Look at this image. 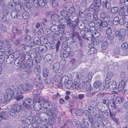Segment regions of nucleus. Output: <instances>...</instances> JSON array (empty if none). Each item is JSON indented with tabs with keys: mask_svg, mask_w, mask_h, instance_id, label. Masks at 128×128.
Instances as JSON below:
<instances>
[{
	"mask_svg": "<svg viewBox=\"0 0 128 128\" xmlns=\"http://www.w3.org/2000/svg\"><path fill=\"white\" fill-rule=\"evenodd\" d=\"M128 47V44L126 42H124L122 45V48L124 50L127 49Z\"/></svg>",
	"mask_w": 128,
	"mask_h": 128,
	"instance_id": "nucleus-52",
	"label": "nucleus"
},
{
	"mask_svg": "<svg viewBox=\"0 0 128 128\" xmlns=\"http://www.w3.org/2000/svg\"><path fill=\"white\" fill-rule=\"evenodd\" d=\"M127 9L125 7L121 8L120 10L119 15L123 17L126 14H127Z\"/></svg>",
	"mask_w": 128,
	"mask_h": 128,
	"instance_id": "nucleus-14",
	"label": "nucleus"
},
{
	"mask_svg": "<svg viewBox=\"0 0 128 128\" xmlns=\"http://www.w3.org/2000/svg\"><path fill=\"white\" fill-rule=\"evenodd\" d=\"M22 61L21 60H20V58H18L14 61V64L16 66H19Z\"/></svg>",
	"mask_w": 128,
	"mask_h": 128,
	"instance_id": "nucleus-40",
	"label": "nucleus"
},
{
	"mask_svg": "<svg viewBox=\"0 0 128 128\" xmlns=\"http://www.w3.org/2000/svg\"><path fill=\"white\" fill-rule=\"evenodd\" d=\"M75 125L77 127H83L84 128H87L88 126V124L86 122H84L82 124H81L78 121L75 122Z\"/></svg>",
	"mask_w": 128,
	"mask_h": 128,
	"instance_id": "nucleus-10",
	"label": "nucleus"
},
{
	"mask_svg": "<svg viewBox=\"0 0 128 128\" xmlns=\"http://www.w3.org/2000/svg\"><path fill=\"white\" fill-rule=\"evenodd\" d=\"M40 82H38V84H36V87L38 88L42 89L44 88V86L43 84Z\"/></svg>",
	"mask_w": 128,
	"mask_h": 128,
	"instance_id": "nucleus-51",
	"label": "nucleus"
},
{
	"mask_svg": "<svg viewBox=\"0 0 128 128\" xmlns=\"http://www.w3.org/2000/svg\"><path fill=\"white\" fill-rule=\"evenodd\" d=\"M84 112V111L82 110H78L75 111V113L76 115L79 116L83 114Z\"/></svg>",
	"mask_w": 128,
	"mask_h": 128,
	"instance_id": "nucleus-36",
	"label": "nucleus"
},
{
	"mask_svg": "<svg viewBox=\"0 0 128 128\" xmlns=\"http://www.w3.org/2000/svg\"><path fill=\"white\" fill-rule=\"evenodd\" d=\"M52 2V6L53 7H55L58 5V0H51Z\"/></svg>",
	"mask_w": 128,
	"mask_h": 128,
	"instance_id": "nucleus-48",
	"label": "nucleus"
},
{
	"mask_svg": "<svg viewBox=\"0 0 128 128\" xmlns=\"http://www.w3.org/2000/svg\"><path fill=\"white\" fill-rule=\"evenodd\" d=\"M12 109H13L16 112H19L21 109L20 105L16 104L13 105L12 107Z\"/></svg>",
	"mask_w": 128,
	"mask_h": 128,
	"instance_id": "nucleus-13",
	"label": "nucleus"
},
{
	"mask_svg": "<svg viewBox=\"0 0 128 128\" xmlns=\"http://www.w3.org/2000/svg\"><path fill=\"white\" fill-rule=\"evenodd\" d=\"M108 86L109 88L111 90H114L117 87V84L116 82L114 81L110 82L109 84L108 85L107 84L106 85V86H103L102 87V89L103 90L106 86Z\"/></svg>",
	"mask_w": 128,
	"mask_h": 128,
	"instance_id": "nucleus-5",
	"label": "nucleus"
},
{
	"mask_svg": "<svg viewBox=\"0 0 128 128\" xmlns=\"http://www.w3.org/2000/svg\"><path fill=\"white\" fill-rule=\"evenodd\" d=\"M34 101L35 102L34 105V108L36 110H39L41 109V106L40 102L42 103V108L46 111V112H44V114L47 116L46 118L43 116L45 120L48 119L50 116H53L58 114L57 110L56 108H52L53 105L52 103L48 102V99L42 97H40V98L37 97L34 98Z\"/></svg>",
	"mask_w": 128,
	"mask_h": 128,
	"instance_id": "nucleus-1",
	"label": "nucleus"
},
{
	"mask_svg": "<svg viewBox=\"0 0 128 128\" xmlns=\"http://www.w3.org/2000/svg\"><path fill=\"white\" fill-rule=\"evenodd\" d=\"M49 74V71L47 68L44 69L43 70L42 75L45 78H46Z\"/></svg>",
	"mask_w": 128,
	"mask_h": 128,
	"instance_id": "nucleus-26",
	"label": "nucleus"
},
{
	"mask_svg": "<svg viewBox=\"0 0 128 128\" xmlns=\"http://www.w3.org/2000/svg\"><path fill=\"white\" fill-rule=\"evenodd\" d=\"M95 49L94 48H91L90 49L88 50V54H94L95 53Z\"/></svg>",
	"mask_w": 128,
	"mask_h": 128,
	"instance_id": "nucleus-57",
	"label": "nucleus"
},
{
	"mask_svg": "<svg viewBox=\"0 0 128 128\" xmlns=\"http://www.w3.org/2000/svg\"><path fill=\"white\" fill-rule=\"evenodd\" d=\"M38 122H35L32 123V126L34 128H38L40 126H39V123H38Z\"/></svg>",
	"mask_w": 128,
	"mask_h": 128,
	"instance_id": "nucleus-49",
	"label": "nucleus"
},
{
	"mask_svg": "<svg viewBox=\"0 0 128 128\" xmlns=\"http://www.w3.org/2000/svg\"><path fill=\"white\" fill-rule=\"evenodd\" d=\"M35 3L36 4V6H38V5L42 7L44 6L45 5V3L43 0H40L38 1L36 0H35Z\"/></svg>",
	"mask_w": 128,
	"mask_h": 128,
	"instance_id": "nucleus-16",
	"label": "nucleus"
},
{
	"mask_svg": "<svg viewBox=\"0 0 128 128\" xmlns=\"http://www.w3.org/2000/svg\"><path fill=\"white\" fill-rule=\"evenodd\" d=\"M13 52V51L12 50H7L6 52L5 53V54L8 56L12 54Z\"/></svg>",
	"mask_w": 128,
	"mask_h": 128,
	"instance_id": "nucleus-58",
	"label": "nucleus"
},
{
	"mask_svg": "<svg viewBox=\"0 0 128 128\" xmlns=\"http://www.w3.org/2000/svg\"><path fill=\"white\" fill-rule=\"evenodd\" d=\"M27 0V1H26L25 0V3H24H24L23 4H22L23 5L24 4V5L25 7H26L28 8H31L32 6V2H33L34 4H35V5H36L35 0Z\"/></svg>",
	"mask_w": 128,
	"mask_h": 128,
	"instance_id": "nucleus-8",
	"label": "nucleus"
},
{
	"mask_svg": "<svg viewBox=\"0 0 128 128\" xmlns=\"http://www.w3.org/2000/svg\"><path fill=\"white\" fill-rule=\"evenodd\" d=\"M60 26L56 25H52L51 27V30L54 32H56L58 31L60 29Z\"/></svg>",
	"mask_w": 128,
	"mask_h": 128,
	"instance_id": "nucleus-18",
	"label": "nucleus"
},
{
	"mask_svg": "<svg viewBox=\"0 0 128 128\" xmlns=\"http://www.w3.org/2000/svg\"><path fill=\"white\" fill-rule=\"evenodd\" d=\"M88 118L90 123L91 124H92L94 126L98 128H99L100 126L101 125L100 123H98L97 121L94 122L93 120L92 117L91 116H90L89 114L88 115Z\"/></svg>",
	"mask_w": 128,
	"mask_h": 128,
	"instance_id": "nucleus-7",
	"label": "nucleus"
},
{
	"mask_svg": "<svg viewBox=\"0 0 128 128\" xmlns=\"http://www.w3.org/2000/svg\"><path fill=\"white\" fill-rule=\"evenodd\" d=\"M120 2L122 4H124L126 6L128 5V0H120Z\"/></svg>",
	"mask_w": 128,
	"mask_h": 128,
	"instance_id": "nucleus-62",
	"label": "nucleus"
},
{
	"mask_svg": "<svg viewBox=\"0 0 128 128\" xmlns=\"http://www.w3.org/2000/svg\"><path fill=\"white\" fill-rule=\"evenodd\" d=\"M39 50L42 52H45L47 50L46 47L44 45H40L38 47Z\"/></svg>",
	"mask_w": 128,
	"mask_h": 128,
	"instance_id": "nucleus-32",
	"label": "nucleus"
},
{
	"mask_svg": "<svg viewBox=\"0 0 128 128\" xmlns=\"http://www.w3.org/2000/svg\"><path fill=\"white\" fill-rule=\"evenodd\" d=\"M62 77V73L60 72H58L56 73L55 74L54 79L56 82H61Z\"/></svg>",
	"mask_w": 128,
	"mask_h": 128,
	"instance_id": "nucleus-9",
	"label": "nucleus"
},
{
	"mask_svg": "<svg viewBox=\"0 0 128 128\" xmlns=\"http://www.w3.org/2000/svg\"><path fill=\"white\" fill-rule=\"evenodd\" d=\"M125 86V84L124 82L122 80L120 82L118 85V88L119 90H123Z\"/></svg>",
	"mask_w": 128,
	"mask_h": 128,
	"instance_id": "nucleus-27",
	"label": "nucleus"
},
{
	"mask_svg": "<svg viewBox=\"0 0 128 128\" xmlns=\"http://www.w3.org/2000/svg\"><path fill=\"white\" fill-rule=\"evenodd\" d=\"M0 116L2 119H5L7 118L6 112H2L0 113Z\"/></svg>",
	"mask_w": 128,
	"mask_h": 128,
	"instance_id": "nucleus-46",
	"label": "nucleus"
},
{
	"mask_svg": "<svg viewBox=\"0 0 128 128\" xmlns=\"http://www.w3.org/2000/svg\"><path fill=\"white\" fill-rule=\"evenodd\" d=\"M67 18H66V17L65 18H63L60 19L58 21L59 23H60L61 25H62L63 27H64L65 25H66V22H67Z\"/></svg>",
	"mask_w": 128,
	"mask_h": 128,
	"instance_id": "nucleus-15",
	"label": "nucleus"
},
{
	"mask_svg": "<svg viewBox=\"0 0 128 128\" xmlns=\"http://www.w3.org/2000/svg\"><path fill=\"white\" fill-rule=\"evenodd\" d=\"M124 100V99L120 97H117L115 99L116 102L118 104H121L122 103Z\"/></svg>",
	"mask_w": 128,
	"mask_h": 128,
	"instance_id": "nucleus-29",
	"label": "nucleus"
},
{
	"mask_svg": "<svg viewBox=\"0 0 128 128\" xmlns=\"http://www.w3.org/2000/svg\"><path fill=\"white\" fill-rule=\"evenodd\" d=\"M33 103V100L32 99L28 98L26 99L24 102H23V105L26 107L27 106H30Z\"/></svg>",
	"mask_w": 128,
	"mask_h": 128,
	"instance_id": "nucleus-12",
	"label": "nucleus"
},
{
	"mask_svg": "<svg viewBox=\"0 0 128 128\" xmlns=\"http://www.w3.org/2000/svg\"><path fill=\"white\" fill-rule=\"evenodd\" d=\"M16 88V87L14 90L13 91L10 88L7 89L6 91V93L4 94V97L6 100H10L14 96H16V100L18 101L22 99L24 97L22 95H19V96L17 95L16 92L15 90Z\"/></svg>",
	"mask_w": 128,
	"mask_h": 128,
	"instance_id": "nucleus-2",
	"label": "nucleus"
},
{
	"mask_svg": "<svg viewBox=\"0 0 128 128\" xmlns=\"http://www.w3.org/2000/svg\"><path fill=\"white\" fill-rule=\"evenodd\" d=\"M93 17L94 20L93 21L95 20V21H96L98 19H99V18L98 17L96 13V12H94L93 13Z\"/></svg>",
	"mask_w": 128,
	"mask_h": 128,
	"instance_id": "nucleus-60",
	"label": "nucleus"
},
{
	"mask_svg": "<svg viewBox=\"0 0 128 128\" xmlns=\"http://www.w3.org/2000/svg\"><path fill=\"white\" fill-rule=\"evenodd\" d=\"M66 18H66V19H67V22H66V24H67L68 26H69L70 27H72V21L68 16H66Z\"/></svg>",
	"mask_w": 128,
	"mask_h": 128,
	"instance_id": "nucleus-31",
	"label": "nucleus"
},
{
	"mask_svg": "<svg viewBox=\"0 0 128 128\" xmlns=\"http://www.w3.org/2000/svg\"><path fill=\"white\" fill-rule=\"evenodd\" d=\"M91 40L92 42L94 43V44L97 45L99 43V41L98 39L97 38H95L94 37H92Z\"/></svg>",
	"mask_w": 128,
	"mask_h": 128,
	"instance_id": "nucleus-25",
	"label": "nucleus"
},
{
	"mask_svg": "<svg viewBox=\"0 0 128 128\" xmlns=\"http://www.w3.org/2000/svg\"><path fill=\"white\" fill-rule=\"evenodd\" d=\"M20 46L21 48H22L24 50H26V49L28 48V46H26L24 44H20Z\"/></svg>",
	"mask_w": 128,
	"mask_h": 128,
	"instance_id": "nucleus-55",
	"label": "nucleus"
},
{
	"mask_svg": "<svg viewBox=\"0 0 128 128\" xmlns=\"http://www.w3.org/2000/svg\"><path fill=\"white\" fill-rule=\"evenodd\" d=\"M12 31L15 34H20L21 33V30H19L17 27L15 26L13 27Z\"/></svg>",
	"mask_w": 128,
	"mask_h": 128,
	"instance_id": "nucleus-19",
	"label": "nucleus"
},
{
	"mask_svg": "<svg viewBox=\"0 0 128 128\" xmlns=\"http://www.w3.org/2000/svg\"><path fill=\"white\" fill-rule=\"evenodd\" d=\"M86 13L84 12L79 11V15L82 18H84L86 16Z\"/></svg>",
	"mask_w": 128,
	"mask_h": 128,
	"instance_id": "nucleus-54",
	"label": "nucleus"
},
{
	"mask_svg": "<svg viewBox=\"0 0 128 128\" xmlns=\"http://www.w3.org/2000/svg\"><path fill=\"white\" fill-rule=\"evenodd\" d=\"M33 119L32 117L31 116H28L25 120L26 124L28 125L30 124L32 122Z\"/></svg>",
	"mask_w": 128,
	"mask_h": 128,
	"instance_id": "nucleus-22",
	"label": "nucleus"
},
{
	"mask_svg": "<svg viewBox=\"0 0 128 128\" xmlns=\"http://www.w3.org/2000/svg\"><path fill=\"white\" fill-rule=\"evenodd\" d=\"M19 66L21 68H26V63L24 61H22Z\"/></svg>",
	"mask_w": 128,
	"mask_h": 128,
	"instance_id": "nucleus-44",
	"label": "nucleus"
},
{
	"mask_svg": "<svg viewBox=\"0 0 128 128\" xmlns=\"http://www.w3.org/2000/svg\"><path fill=\"white\" fill-rule=\"evenodd\" d=\"M8 6L9 8H14L18 11H20L21 9L20 4L17 3L14 4L13 2H10L8 3Z\"/></svg>",
	"mask_w": 128,
	"mask_h": 128,
	"instance_id": "nucleus-4",
	"label": "nucleus"
},
{
	"mask_svg": "<svg viewBox=\"0 0 128 128\" xmlns=\"http://www.w3.org/2000/svg\"><path fill=\"white\" fill-rule=\"evenodd\" d=\"M68 76H65L62 77L61 82L62 85L64 86L66 84L68 81Z\"/></svg>",
	"mask_w": 128,
	"mask_h": 128,
	"instance_id": "nucleus-23",
	"label": "nucleus"
},
{
	"mask_svg": "<svg viewBox=\"0 0 128 128\" xmlns=\"http://www.w3.org/2000/svg\"><path fill=\"white\" fill-rule=\"evenodd\" d=\"M16 111H14V110L12 109L10 110L9 112L11 116L14 117H15L16 116Z\"/></svg>",
	"mask_w": 128,
	"mask_h": 128,
	"instance_id": "nucleus-39",
	"label": "nucleus"
},
{
	"mask_svg": "<svg viewBox=\"0 0 128 128\" xmlns=\"http://www.w3.org/2000/svg\"><path fill=\"white\" fill-rule=\"evenodd\" d=\"M120 20L118 16H116L114 20L113 23L115 25H117L119 23Z\"/></svg>",
	"mask_w": 128,
	"mask_h": 128,
	"instance_id": "nucleus-43",
	"label": "nucleus"
},
{
	"mask_svg": "<svg viewBox=\"0 0 128 128\" xmlns=\"http://www.w3.org/2000/svg\"><path fill=\"white\" fill-rule=\"evenodd\" d=\"M60 65L59 62H57L54 64L53 67L54 71L55 72H58L59 70Z\"/></svg>",
	"mask_w": 128,
	"mask_h": 128,
	"instance_id": "nucleus-17",
	"label": "nucleus"
},
{
	"mask_svg": "<svg viewBox=\"0 0 128 128\" xmlns=\"http://www.w3.org/2000/svg\"><path fill=\"white\" fill-rule=\"evenodd\" d=\"M100 17L102 19L104 20L106 18H108V16L106 15V13L105 12H103L100 14Z\"/></svg>",
	"mask_w": 128,
	"mask_h": 128,
	"instance_id": "nucleus-33",
	"label": "nucleus"
},
{
	"mask_svg": "<svg viewBox=\"0 0 128 128\" xmlns=\"http://www.w3.org/2000/svg\"><path fill=\"white\" fill-rule=\"evenodd\" d=\"M33 86L30 84L27 83L17 85L15 90L16 92L17 95L19 96L20 95H22L25 91L31 90Z\"/></svg>",
	"mask_w": 128,
	"mask_h": 128,
	"instance_id": "nucleus-3",
	"label": "nucleus"
},
{
	"mask_svg": "<svg viewBox=\"0 0 128 128\" xmlns=\"http://www.w3.org/2000/svg\"><path fill=\"white\" fill-rule=\"evenodd\" d=\"M80 87L79 83L77 82H74L72 84V87L74 89L78 88Z\"/></svg>",
	"mask_w": 128,
	"mask_h": 128,
	"instance_id": "nucleus-35",
	"label": "nucleus"
},
{
	"mask_svg": "<svg viewBox=\"0 0 128 128\" xmlns=\"http://www.w3.org/2000/svg\"><path fill=\"white\" fill-rule=\"evenodd\" d=\"M118 8L117 7H114L111 8L110 11L112 13H115L118 12Z\"/></svg>",
	"mask_w": 128,
	"mask_h": 128,
	"instance_id": "nucleus-45",
	"label": "nucleus"
},
{
	"mask_svg": "<svg viewBox=\"0 0 128 128\" xmlns=\"http://www.w3.org/2000/svg\"><path fill=\"white\" fill-rule=\"evenodd\" d=\"M90 82H88L87 80H82L80 81V82L82 84H84V87L87 91H89L91 89Z\"/></svg>",
	"mask_w": 128,
	"mask_h": 128,
	"instance_id": "nucleus-6",
	"label": "nucleus"
},
{
	"mask_svg": "<svg viewBox=\"0 0 128 128\" xmlns=\"http://www.w3.org/2000/svg\"><path fill=\"white\" fill-rule=\"evenodd\" d=\"M60 14L63 16H67L68 15V11L66 10H62L60 12Z\"/></svg>",
	"mask_w": 128,
	"mask_h": 128,
	"instance_id": "nucleus-41",
	"label": "nucleus"
},
{
	"mask_svg": "<svg viewBox=\"0 0 128 128\" xmlns=\"http://www.w3.org/2000/svg\"><path fill=\"white\" fill-rule=\"evenodd\" d=\"M4 98V97H0V104L2 106H4L7 103V100Z\"/></svg>",
	"mask_w": 128,
	"mask_h": 128,
	"instance_id": "nucleus-20",
	"label": "nucleus"
},
{
	"mask_svg": "<svg viewBox=\"0 0 128 128\" xmlns=\"http://www.w3.org/2000/svg\"><path fill=\"white\" fill-rule=\"evenodd\" d=\"M60 96V95L57 92L56 94L53 95L52 97L55 100H57Z\"/></svg>",
	"mask_w": 128,
	"mask_h": 128,
	"instance_id": "nucleus-59",
	"label": "nucleus"
},
{
	"mask_svg": "<svg viewBox=\"0 0 128 128\" xmlns=\"http://www.w3.org/2000/svg\"><path fill=\"white\" fill-rule=\"evenodd\" d=\"M34 81L37 82H41L42 80L39 74H36L34 78Z\"/></svg>",
	"mask_w": 128,
	"mask_h": 128,
	"instance_id": "nucleus-37",
	"label": "nucleus"
},
{
	"mask_svg": "<svg viewBox=\"0 0 128 128\" xmlns=\"http://www.w3.org/2000/svg\"><path fill=\"white\" fill-rule=\"evenodd\" d=\"M113 75L112 73L110 72H108L106 75V80H110V78L112 77Z\"/></svg>",
	"mask_w": 128,
	"mask_h": 128,
	"instance_id": "nucleus-42",
	"label": "nucleus"
},
{
	"mask_svg": "<svg viewBox=\"0 0 128 128\" xmlns=\"http://www.w3.org/2000/svg\"><path fill=\"white\" fill-rule=\"evenodd\" d=\"M59 35L56 33H55L53 34L52 36V38L54 40H56L59 39Z\"/></svg>",
	"mask_w": 128,
	"mask_h": 128,
	"instance_id": "nucleus-50",
	"label": "nucleus"
},
{
	"mask_svg": "<svg viewBox=\"0 0 128 128\" xmlns=\"http://www.w3.org/2000/svg\"><path fill=\"white\" fill-rule=\"evenodd\" d=\"M102 84L101 82L99 81H96L93 84V86L94 88L99 89L100 90V87L101 86Z\"/></svg>",
	"mask_w": 128,
	"mask_h": 128,
	"instance_id": "nucleus-21",
	"label": "nucleus"
},
{
	"mask_svg": "<svg viewBox=\"0 0 128 128\" xmlns=\"http://www.w3.org/2000/svg\"><path fill=\"white\" fill-rule=\"evenodd\" d=\"M46 38L44 36H42L40 38V41L42 42V44H44L46 42Z\"/></svg>",
	"mask_w": 128,
	"mask_h": 128,
	"instance_id": "nucleus-56",
	"label": "nucleus"
},
{
	"mask_svg": "<svg viewBox=\"0 0 128 128\" xmlns=\"http://www.w3.org/2000/svg\"><path fill=\"white\" fill-rule=\"evenodd\" d=\"M72 81L69 80L68 81L65 85L66 88L69 89L71 88L72 86Z\"/></svg>",
	"mask_w": 128,
	"mask_h": 128,
	"instance_id": "nucleus-34",
	"label": "nucleus"
},
{
	"mask_svg": "<svg viewBox=\"0 0 128 128\" xmlns=\"http://www.w3.org/2000/svg\"><path fill=\"white\" fill-rule=\"evenodd\" d=\"M92 72H89L88 73V77L84 78V80H87L88 82H90L92 80Z\"/></svg>",
	"mask_w": 128,
	"mask_h": 128,
	"instance_id": "nucleus-30",
	"label": "nucleus"
},
{
	"mask_svg": "<svg viewBox=\"0 0 128 128\" xmlns=\"http://www.w3.org/2000/svg\"><path fill=\"white\" fill-rule=\"evenodd\" d=\"M59 16L57 14H52L51 17L52 20L55 22H58L59 19Z\"/></svg>",
	"mask_w": 128,
	"mask_h": 128,
	"instance_id": "nucleus-24",
	"label": "nucleus"
},
{
	"mask_svg": "<svg viewBox=\"0 0 128 128\" xmlns=\"http://www.w3.org/2000/svg\"><path fill=\"white\" fill-rule=\"evenodd\" d=\"M13 62L12 58H9L8 57L6 59V62L8 64H10Z\"/></svg>",
	"mask_w": 128,
	"mask_h": 128,
	"instance_id": "nucleus-64",
	"label": "nucleus"
},
{
	"mask_svg": "<svg viewBox=\"0 0 128 128\" xmlns=\"http://www.w3.org/2000/svg\"><path fill=\"white\" fill-rule=\"evenodd\" d=\"M34 41L38 45H40L42 44V42L40 41V38L39 39L37 37H36L34 39Z\"/></svg>",
	"mask_w": 128,
	"mask_h": 128,
	"instance_id": "nucleus-47",
	"label": "nucleus"
},
{
	"mask_svg": "<svg viewBox=\"0 0 128 128\" xmlns=\"http://www.w3.org/2000/svg\"><path fill=\"white\" fill-rule=\"evenodd\" d=\"M108 43L107 41H105L103 42L102 45V49L105 50L107 48Z\"/></svg>",
	"mask_w": 128,
	"mask_h": 128,
	"instance_id": "nucleus-38",
	"label": "nucleus"
},
{
	"mask_svg": "<svg viewBox=\"0 0 128 128\" xmlns=\"http://www.w3.org/2000/svg\"><path fill=\"white\" fill-rule=\"evenodd\" d=\"M96 110V108L94 107L90 106L88 108V111L90 114L94 113Z\"/></svg>",
	"mask_w": 128,
	"mask_h": 128,
	"instance_id": "nucleus-28",
	"label": "nucleus"
},
{
	"mask_svg": "<svg viewBox=\"0 0 128 128\" xmlns=\"http://www.w3.org/2000/svg\"><path fill=\"white\" fill-rule=\"evenodd\" d=\"M106 33L108 35L112 34V29L111 28L109 27L107 28L106 30Z\"/></svg>",
	"mask_w": 128,
	"mask_h": 128,
	"instance_id": "nucleus-63",
	"label": "nucleus"
},
{
	"mask_svg": "<svg viewBox=\"0 0 128 128\" xmlns=\"http://www.w3.org/2000/svg\"><path fill=\"white\" fill-rule=\"evenodd\" d=\"M10 15L11 17L14 18L20 19L21 16V15L15 10H14L11 12Z\"/></svg>",
	"mask_w": 128,
	"mask_h": 128,
	"instance_id": "nucleus-11",
	"label": "nucleus"
},
{
	"mask_svg": "<svg viewBox=\"0 0 128 128\" xmlns=\"http://www.w3.org/2000/svg\"><path fill=\"white\" fill-rule=\"evenodd\" d=\"M106 19L105 20H104V21H102L101 26L103 27H106L108 24V23L106 21L107 20H106Z\"/></svg>",
	"mask_w": 128,
	"mask_h": 128,
	"instance_id": "nucleus-53",
	"label": "nucleus"
},
{
	"mask_svg": "<svg viewBox=\"0 0 128 128\" xmlns=\"http://www.w3.org/2000/svg\"><path fill=\"white\" fill-rule=\"evenodd\" d=\"M109 106L112 110H113L114 108H116V106L115 105V103L113 102H112V104H110L109 105Z\"/></svg>",
	"mask_w": 128,
	"mask_h": 128,
	"instance_id": "nucleus-61",
	"label": "nucleus"
}]
</instances>
